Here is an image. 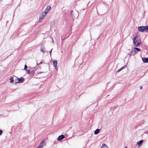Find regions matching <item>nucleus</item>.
Segmentation results:
<instances>
[{
	"label": "nucleus",
	"instance_id": "2eb2a0df",
	"mask_svg": "<svg viewBox=\"0 0 148 148\" xmlns=\"http://www.w3.org/2000/svg\"><path fill=\"white\" fill-rule=\"evenodd\" d=\"M24 79L23 77H21L20 78H19V81L20 83L22 82L24 80Z\"/></svg>",
	"mask_w": 148,
	"mask_h": 148
},
{
	"label": "nucleus",
	"instance_id": "2f4dec72",
	"mask_svg": "<svg viewBox=\"0 0 148 148\" xmlns=\"http://www.w3.org/2000/svg\"><path fill=\"white\" fill-rule=\"evenodd\" d=\"M71 12H73V10H71Z\"/></svg>",
	"mask_w": 148,
	"mask_h": 148
},
{
	"label": "nucleus",
	"instance_id": "9d476101",
	"mask_svg": "<svg viewBox=\"0 0 148 148\" xmlns=\"http://www.w3.org/2000/svg\"><path fill=\"white\" fill-rule=\"evenodd\" d=\"M53 66L54 67H56H56H57V61H56V60L54 61H53Z\"/></svg>",
	"mask_w": 148,
	"mask_h": 148
},
{
	"label": "nucleus",
	"instance_id": "f3484780",
	"mask_svg": "<svg viewBox=\"0 0 148 148\" xmlns=\"http://www.w3.org/2000/svg\"><path fill=\"white\" fill-rule=\"evenodd\" d=\"M145 31L147 32H148V26H145Z\"/></svg>",
	"mask_w": 148,
	"mask_h": 148
},
{
	"label": "nucleus",
	"instance_id": "473e14b6",
	"mask_svg": "<svg viewBox=\"0 0 148 148\" xmlns=\"http://www.w3.org/2000/svg\"><path fill=\"white\" fill-rule=\"evenodd\" d=\"M125 148H127V147H126Z\"/></svg>",
	"mask_w": 148,
	"mask_h": 148
},
{
	"label": "nucleus",
	"instance_id": "5701e85b",
	"mask_svg": "<svg viewBox=\"0 0 148 148\" xmlns=\"http://www.w3.org/2000/svg\"><path fill=\"white\" fill-rule=\"evenodd\" d=\"M127 66L126 65H125L124 66H123L121 68H122V69H123L124 68H125Z\"/></svg>",
	"mask_w": 148,
	"mask_h": 148
},
{
	"label": "nucleus",
	"instance_id": "1a4fd4ad",
	"mask_svg": "<svg viewBox=\"0 0 148 148\" xmlns=\"http://www.w3.org/2000/svg\"><path fill=\"white\" fill-rule=\"evenodd\" d=\"M41 51L43 53H44L45 52V49L44 46L42 45L41 48Z\"/></svg>",
	"mask_w": 148,
	"mask_h": 148
},
{
	"label": "nucleus",
	"instance_id": "b1692460",
	"mask_svg": "<svg viewBox=\"0 0 148 148\" xmlns=\"http://www.w3.org/2000/svg\"><path fill=\"white\" fill-rule=\"evenodd\" d=\"M122 69H122V68H121L119 70H118V71H117V72L119 73V72L120 71H121V70H122Z\"/></svg>",
	"mask_w": 148,
	"mask_h": 148
},
{
	"label": "nucleus",
	"instance_id": "a211bd4d",
	"mask_svg": "<svg viewBox=\"0 0 148 148\" xmlns=\"http://www.w3.org/2000/svg\"><path fill=\"white\" fill-rule=\"evenodd\" d=\"M10 82L11 83H12L14 82L13 78V77H11L10 79Z\"/></svg>",
	"mask_w": 148,
	"mask_h": 148
},
{
	"label": "nucleus",
	"instance_id": "7ed1b4c3",
	"mask_svg": "<svg viewBox=\"0 0 148 148\" xmlns=\"http://www.w3.org/2000/svg\"><path fill=\"white\" fill-rule=\"evenodd\" d=\"M145 26H140L138 28V30L142 32H143L145 31Z\"/></svg>",
	"mask_w": 148,
	"mask_h": 148
},
{
	"label": "nucleus",
	"instance_id": "dca6fc26",
	"mask_svg": "<svg viewBox=\"0 0 148 148\" xmlns=\"http://www.w3.org/2000/svg\"><path fill=\"white\" fill-rule=\"evenodd\" d=\"M15 81L16 83H20L19 82V78L17 77V79H15Z\"/></svg>",
	"mask_w": 148,
	"mask_h": 148
},
{
	"label": "nucleus",
	"instance_id": "6e6552de",
	"mask_svg": "<svg viewBox=\"0 0 148 148\" xmlns=\"http://www.w3.org/2000/svg\"><path fill=\"white\" fill-rule=\"evenodd\" d=\"M143 62L145 63H148V58H142Z\"/></svg>",
	"mask_w": 148,
	"mask_h": 148
},
{
	"label": "nucleus",
	"instance_id": "393cba45",
	"mask_svg": "<svg viewBox=\"0 0 148 148\" xmlns=\"http://www.w3.org/2000/svg\"><path fill=\"white\" fill-rule=\"evenodd\" d=\"M122 69H122V68H121L119 70H118V71H117V72L119 73V72L120 71H121V70H122Z\"/></svg>",
	"mask_w": 148,
	"mask_h": 148
},
{
	"label": "nucleus",
	"instance_id": "ddd939ff",
	"mask_svg": "<svg viewBox=\"0 0 148 148\" xmlns=\"http://www.w3.org/2000/svg\"><path fill=\"white\" fill-rule=\"evenodd\" d=\"M108 147L106 145L105 143L102 144V145L101 147V148H108Z\"/></svg>",
	"mask_w": 148,
	"mask_h": 148
},
{
	"label": "nucleus",
	"instance_id": "39448f33",
	"mask_svg": "<svg viewBox=\"0 0 148 148\" xmlns=\"http://www.w3.org/2000/svg\"><path fill=\"white\" fill-rule=\"evenodd\" d=\"M51 9V7L50 6H47L46 9L45 10V11L43 12L45 13V14H47V13L49 12V11Z\"/></svg>",
	"mask_w": 148,
	"mask_h": 148
},
{
	"label": "nucleus",
	"instance_id": "412c9836",
	"mask_svg": "<svg viewBox=\"0 0 148 148\" xmlns=\"http://www.w3.org/2000/svg\"><path fill=\"white\" fill-rule=\"evenodd\" d=\"M26 73L28 74H30V73L31 72L29 70H26Z\"/></svg>",
	"mask_w": 148,
	"mask_h": 148
},
{
	"label": "nucleus",
	"instance_id": "f8f14e48",
	"mask_svg": "<svg viewBox=\"0 0 148 148\" xmlns=\"http://www.w3.org/2000/svg\"><path fill=\"white\" fill-rule=\"evenodd\" d=\"M99 131H100V129H97L95 131L94 134H97L99 133Z\"/></svg>",
	"mask_w": 148,
	"mask_h": 148
},
{
	"label": "nucleus",
	"instance_id": "cd10ccee",
	"mask_svg": "<svg viewBox=\"0 0 148 148\" xmlns=\"http://www.w3.org/2000/svg\"><path fill=\"white\" fill-rule=\"evenodd\" d=\"M52 49L50 51V52H50V55H51V51H52Z\"/></svg>",
	"mask_w": 148,
	"mask_h": 148
},
{
	"label": "nucleus",
	"instance_id": "0eeeda50",
	"mask_svg": "<svg viewBox=\"0 0 148 148\" xmlns=\"http://www.w3.org/2000/svg\"><path fill=\"white\" fill-rule=\"evenodd\" d=\"M136 53V51L134 49L132 50L131 51V53L130 54V56L133 55Z\"/></svg>",
	"mask_w": 148,
	"mask_h": 148
},
{
	"label": "nucleus",
	"instance_id": "4be33fe9",
	"mask_svg": "<svg viewBox=\"0 0 148 148\" xmlns=\"http://www.w3.org/2000/svg\"><path fill=\"white\" fill-rule=\"evenodd\" d=\"M27 66L26 65H25L24 68V70H26L27 68Z\"/></svg>",
	"mask_w": 148,
	"mask_h": 148
},
{
	"label": "nucleus",
	"instance_id": "423d86ee",
	"mask_svg": "<svg viewBox=\"0 0 148 148\" xmlns=\"http://www.w3.org/2000/svg\"><path fill=\"white\" fill-rule=\"evenodd\" d=\"M65 137L63 135H62L60 136H59L57 138V140L58 141H60L63 139H64Z\"/></svg>",
	"mask_w": 148,
	"mask_h": 148
},
{
	"label": "nucleus",
	"instance_id": "bb28decb",
	"mask_svg": "<svg viewBox=\"0 0 148 148\" xmlns=\"http://www.w3.org/2000/svg\"><path fill=\"white\" fill-rule=\"evenodd\" d=\"M42 146L40 145H38V146L36 148H42Z\"/></svg>",
	"mask_w": 148,
	"mask_h": 148
},
{
	"label": "nucleus",
	"instance_id": "a878e982",
	"mask_svg": "<svg viewBox=\"0 0 148 148\" xmlns=\"http://www.w3.org/2000/svg\"><path fill=\"white\" fill-rule=\"evenodd\" d=\"M3 132V131L2 130H0V135H1L2 134V133Z\"/></svg>",
	"mask_w": 148,
	"mask_h": 148
},
{
	"label": "nucleus",
	"instance_id": "c85d7f7f",
	"mask_svg": "<svg viewBox=\"0 0 148 148\" xmlns=\"http://www.w3.org/2000/svg\"><path fill=\"white\" fill-rule=\"evenodd\" d=\"M142 89V86H141L140 87V89Z\"/></svg>",
	"mask_w": 148,
	"mask_h": 148
},
{
	"label": "nucleus",
	"instance_id": "4468645a",
	"mask_svg": "<svg viewBox=\"0 0 148 148\" xmlns=\"http://www.w3.org/2000/svg\"><path fill=\"white\" fill-rule=\"evenodd\" d=\"M143 140H140L137 142V144L140 146V145L143 143Z\"/></svg>",
	"mask_w": 148,
	"mask_h": 148
},
{
	"label": "nucleus",
	"instance_id": "f03ea898",
	"mask_svg": "<svg viewBox=\"0 0 148 148\" xmlns=\"http://www.w3.org/2000/svg\"><path fill=\"white\" fill-rule=\"evenodd\" d=\"M132 40L133 41L134 45L135 47L138 46V45H139L140 44V43H138V41L137 40H135L134 39H132Z\"/></svg>",
	"mask_w": 148,
	"mask_h": 148
},
{
	"label": "nucleus",
	"instance_id": "9b49d317",
	"mask_svg": "<svg viewBox=\"0 0 148 148\" xmlns=\"http://www.w3.org/2000/svg\"><path fill=\"white\" fill-rule=\"evenodd\" d=\"M45 142V140H42L41 141V142H40V144L39 145H40L41 146H42V147L43 146V144Z\"/></svg>",
	"mask_w": 148,
	"mask_h": 148
},
{
	"label": "nucleus",
	"instance_id": "c756f323",
	"mask_svg": "<svg viewBox=\"0 0 148 148\" xmlns=\"http://www.w3.org/2000/svg\"><path fill=\"white\" fill-rule=\"evenodd\" d=\"M42 73V72H39L38 73V74H41V73Z\"/></svg>",
	"mask_w": 148,
	"mask_h": 148
},
{
	"label": "nucleus",
	"instance_id": "f257e3e1",
	"mask_svg": "<svg viewBox=\"0 0 148 148\" xmlns=\"http://www.w3.org/2000/svg\"><path fill=\"white\" fill-rule=\"evenodd\" d=\"M46 15L45 13L42 12L40 15L39 21L41 22L44 18L45 16Z\"/></svg>",
	"mask_w": 148,
	"mask_h": 148
},
{
	"label": "nucleus",
	"instance_id": "20e7f679",
	"mask_svg": "<svg viewBox=\"0 0 148 148\" xmlns=\"http://www.w3.org/2000/svg\"><path fill=\"white\" fill-rule=\"evenodd\" d=\"M132 39H134L135 40H137L138 41V43H141V42L140 38L139 36H136L134 38H133Z\"/></svg>",
	"mask_w": 148,
	"mask_h": 148
},
{
	"label": "nucleus",
	"instance_id": "6ab92c4d",
	"mask_svg": "<svg viewBox=\"0 0 148 148\" xmlns=\"http://www.w3.org/2000/svg\"><path fill=\"white\" fill-rule=\"evenodd\" d=\"M134 49L138 51H140V49L137 47H134Z\"/></svg>",
	"mask_w": 148,
	"mask_h": 148
},
{
	"label": "nucleus",
	"instance_id": "aec40b11",
	"mask_svg": "<svg viewBox=\"0 0 148 148\" xmlns=\"http://www.w3.org/2000/svg\"><path fill=\"white\" fill-rule=\"evenodd\" d=\"M37 69L36 68H34L31 71V72L34 73L36 70Z\"/></svg>",
	"mask_w": 148,
	"mask_h": 148
},
{
	"label": "nucleus",
	"instance_id": "7c9ffc66",
	"mask_svg": "<svg viewBox=\"0 0 148 148\" xmlns=\"http://www.w3.org/2000/svg\"><path fill=\"white\" fill-rule=\"evenodd\" d=\"M42 63V62H40L39 64H41V63Z\"/></svg>",
	"mask_w": 148,
	"mask_h": 148
}]
</instances>
